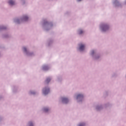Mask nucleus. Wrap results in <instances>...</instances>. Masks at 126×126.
Returning a JSON list of instances; mask_svg holds the SVG:
<instances>
[{"label":"nucleus","instance_id":"nucleus-1","mask_svg":"<svg viewBox=\"0 0 126 126\" xmlns=\"http://www.w3.org/2000/svg\"><path fill=\"white\" fill-rule=\"evenodd\" d=\"M49 92H50V89H47V88H45L44 89H43V94H44V95H47V94H48Z\"/></svg>","mask_w":126,"mask_h":126},{"label":"nucleus","instance_id":"nucleus-2","mask_svg":"<svg viewBox=\"0 0 126 126\" xmlns=\"http://www.w3.org/2000/svg\"><path fill=\"white\" fill-rule=\"evenodd\" d=\"M62 102L65 104H66L68 102V99L65 97H63L62 98Z\"/></svg>","mask_w":126,"mask_h":126},{"label":"nucleus","instance_id":"nucleus-3","mask_svg":"<svg viewBox=\"0 0 126 126\" xmlns=\"http://www.w3.org/2000/svg\"><path fill=\"white\" fill-rule=\"evenodd\" d=\"M109 29V26L108 25H104L102 27V31H107Z\"/></svg>","mask_w":126,"mask_h":126},{"label":"nucleus","instance_id":"nucleus-4","mask_svg":"<svg viewBox=\"0 0 126 126\" xmlns=\"http://www.w3.org/2000/svg\"><path fill=\"white\" fill-rule=\"evenodd\" d=\"M84 48H85V46L83 44L80 45V47H79L80 51H83V50H84Z\"/></svg>","mask_w":126,"mask_h":126},{"label":"nucleus","instance_id":"nucleus-5","mask_svg":"<svg viewBox=\"0 0 126 126\" xmlns=\"http://www.w3.org/2000/svg\"><path fill=\"white\" fill-rule=\"evenodd\" d=\"M83 98V95L82 94H79L77 96V99H82Z\"/></svg>","mask_w":126,"mask_h":126},{"label":"nucleus","instance_id":"nucleus-6","mask_svg":"<svg viewBox=\"0 0 126 126\" xmlns=\"http://www.w3.org/2000/svg\"><path fill=\"white\" fill-rule=\"evenodd\" d=\"M8 3L10 4V5H13V4H14V1L12 0H10Z\"/></svg>","mask_w":126,"mask_h":126},{"label":"nucleus","instance_id":"nucleus-7","mask_svg":"<svg viewBox=\"0 0 126 126\" xmlns=\"http://www.w3.org/2000/svg\"><path fill=\"white\" fill-rule=\"evenodd\" d=\"M50 81H51V78H48L47 79H46L45 82L46 83H49V82H50Z\"/></svg>","mask_w":126,"mask_h":126},{"label":"nucleus","instance_id":"nucleus-8","mask_svg":"<svg viewBox=\"0 0 126 126\" xmlns=\"http://www.w3.org/2000/svg\"><path fill=\"white\" fill-rule=\"evenodd\" d=\"M28 19V17H27V16H25L23 17V20H24L25 21H26Z\"/></svg>","mask_w":126,"mask_h":126},{"label":"nucleus","instance_id":"nucleus-9","mask_svg":"<svg viewBox=\"0 0 126 126\" xmlns=\"http://www.w3.org/2000/svg\"><path fill=\"white\" fill-rule=\"evenodd\" d=\"M48 66H44L43 67V69L44 70H47V69H48Z\"/></svg>","mask_w":126,"mask_h":126},{"label":"nucleus","instance_id":"nucleus-10","mask_svg":"<svg viewBox=\"0 0 126 126\" xmlns=\"http://www.w3.org/2000/svg\"><path fill=\"white\" fill-rule=\"evenodd\" d=\"M82 33H83V31L81 30H79V34H81Z\"/></svg>","mask_w":126,"mask_h":126},{"label":"nucleus","instance_id":"nucleus-11","mask_svg":"<svg viewBox=\"0 0 126 126\" xmlns=\"http://www.w3.org/2000/svg\"><path fill=\"white\" fill-rule=\"evenodd\" d=\"M44 112H48V111H49V109H48L47 108H44Z\"/></svg>","mask_w":126,"mask_h":126},{"label":"nucleus","instance_id":"nucleus-12","mask_svg":"<svg viewBox=\"0 0 126 126\" xmlns=\"http://www.w3.org/2000/svg\"><path fill=\"white\" fill-rule=\"evenodd\" d=\"M85 124L84 123H81L79 125V126H84Z\"/></svg>","mask_w":126,"mask_h":126},{"label":"nucleus","instance_id":"nucleus-13","mask_svg":"<svg viewBox=\"0 0 126 126\" xmlns=\"http://www.w3.org/2000/svg\"><path fill=\"white\" fill-rule=\"evenodd\" d=\"M23 50H24V52H27V49H26V48L24 47V48H23Z\"/></svg>","mask_w":126,"mask_h":126},{"label":"nucleus","instance_id":"nucleus-14","mask_svg":"<svg viewBox=\"0 0 126 126\" xmlns=\"http://www.w3.org/2000/svg\"><path fill=\"white\" fill-rule=\"evenodd\" d=\"M30 126H33V124L32 122H30Z\"/></svg>","mask_w":126,"mask_h":126},{"label":"nucleus","instance_id":"nucleus-15","mask_svg":"<svg viewBox=\"0 0 126 126\" xmlns=\"http://www.w3.org/2000/svg\"><path fill=\"white\" fill-rule=\"evenodd\" d=\"M92 55H94V50H93V51H92Z\"/></svg>","mask_w":126,"mask_h":126},{"label":"nucleus","instance_id":"nucleus-16","mask_svg":"<svg viewBox=\"0 0 126 126\" xmlns=\"http://www.w3.org/2000/svg\"><path fill=\"white\" fill-rule=\"evenodd\" d=\"M78 1H81V0H77Z\"/></svg>","mask_w":126,"mask_h":126}]
</instances>
